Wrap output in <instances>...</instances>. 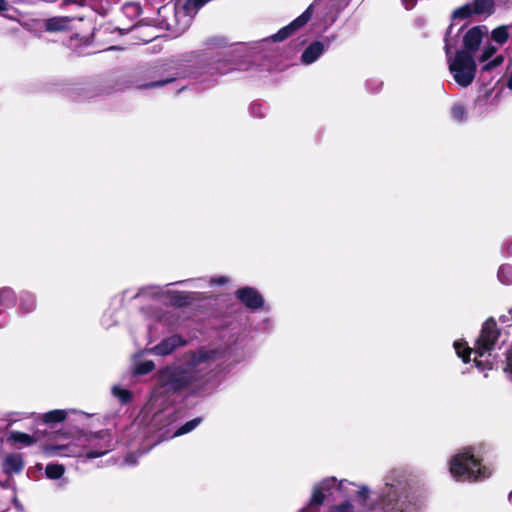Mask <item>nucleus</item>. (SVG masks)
I'll use <instances>...</instances> for the list:
<instances>
[{
    "label": "nucleus",
    "instance_id": "obj_11",
    "mask_svg": "<svg viewBox=\"0 0 512 512\" xmlns=\"http://www.w3.org/2000/svg\"><path fill=\"white\" fill-rule=\"evenodd\" d=\"M483 34L484 33L482 27L475 26L469 29L463 37V43L465 47L463 51H467L473 54L481 44Z\"/></svg>",
    "mask_w": 512,
    "mask_h": 512
},
{
    "label": "nucleus",
    "instance_id": "obj_38",
    "mask_svg": "<svg viewBox=\"0 0 512 512\" xmlns=\"http://www.w3.org/2000/svg\"><path fill=\"white\" fill-rule=\"evenodd\" d=\"M339 486H340V487H343V486H344V481H341V482L339 483Z\"/></svg>",
    "mask_w": 512,
    "mask_h": 512
},
{
    "label": "nucleus",
    "instance_id": "obj_2",
    "mask_svg": "<svg viewBox=\"0 0 512 512\" xmlns=\"http://www.w3.org/2000/svg\"><path fill=\"white\" fill-rule=\"evenodd\" d=\"M113 449L112 437L106 432L95 435H82L67 443L58 442L42 446L48 457H82L88 459L105 455Z\"/></svg>",
    "mask_w": 512,
    "mask_h": 512
},
{
    "label": "nucleus",
    "instance_id": "obj_30",
    "mask_svg": "<svg viewBox=\"0 0 512 512\" xmlns=\"http://www.w3.org/2000/svg\"><path fill=\"white\" fill-rule=\"evenodd\" d=\"M228 282V278L225 276L214 277L209 280V285H224Z\"/></svg>",
    "mask_w": 512,
    "mask_h": 512
},
{
    "label": "nucleus",
    "instance_id": "obj_8",
    "mask_svg": "<svg viewBox=\"0 0 512 512\" xmlns=\"http://www.w3.org/2000/svg\"><path fill=\"white\" fill-rule=\"evenodd\" d=\"M336 485L337 481L335 478H327L314 486L309 505L303 508L300 512H314L315 507L323 503L326 493Z\"/></svg>",
    "mask_w": 512,
    "mask_h": 512
},
{
    "label": "nucleus",
    "instance_id": "obj_6",
    "mask_svg": "<svg viewBox=\"0 0 512 512\" xmlns=\"http://www.w3.org/2000/svg\"><path fill=\"white\" fill-rule=\"evenodd\" d=\"M495 9L493 0H473L466 3L452 13L453 19H467L472 16H490Z\"/></svg>",
    "mask_w": 512,
    "mask_h": 512
},
{
    "label": "nucleus",
    "instance_id": "obj_17",
    "mask_svg": "<svg viewBox=\"0 0 512 512\" xmlns=\"http://www.w3.org/2000/svg\"><path fill=\"white\" fill-rule=\"evenodd\" d=\"M511 25H501L496 27L491 32V37L498 45H503L511 37Z\"/></svg>",
    "mask_w": 512,
    "mask_h": 512
},
{
    "label": "nucleus",
    "instance_id": "obj_36",
    "mask_svg": "<svg viewBox=\"0 0 512 512\" xmlns=\"http://www.w3.org/2000/svg\"><path fill=\"white\" fill-rule=\"evenodd\" d=\"M8 485H9V481H7L6 483H2V482L0 481V486H1V487H8Z\"/></svg>",
    "mask_w": 512,
    "mask_h": 512
},
{
    "label": "nucleus",
    "instance_id": "obj_14",
    "mask_svg": "<svg viewBox=\"0 0 512 512\" xmlns=\"http://www.w3.org/2000/svg\"><path fill=\"white\" fill-rule=\"evenodd\" d=\"M7 442L18 449L32 446L37 442V438L34 435H29L24 432L11 431L8 434Z\"/></svg>",
    "mask_w": 512,
    "mask_h": 512
},
{
    "label": "nucleus",
    "instance_id": "obj_22",
    "mask_svg": "<svg viewBox=\"0 0 512 512\" xmlns=\"http://www.w3.org/2000/svg\"><path fill=\"white\" fill-rule=\"evenodd\" d=\"M155 364L151 360L136 362L133 367V373L137 375H145L153 371Z\"/></svg>",
    "mask_w": 512,
    "mask_h": 512
},
{
    "label": "nucleus",
    "instance_id": "obj_18",
    "mask_svg": "<svg viewBox=\"0 0 512 512\" xmlns=\"http://www.w3.org/2000/svg\"><path fill=\"white\" fill-rule=\"evenodd\" d=\"M36 308L35 296L27 291L20 294V311L24 314L34 311Z\"/></svg>",
    "mask_w": 512,
    "mask_h": 512
},
{
    "label": "nucleus",
    "instance_id": "obj_9",
    "mask_svg": "<svg viewBox=\"0 0 512 512\" xmlns=\"http://www.w3.org/2000/svg\"><path fill=\"white\" fill-rule=\"evenodd\" d=\"M236 296L249 309H258L264 304V299L260 293L252 287L237 290Z\"/></svg>",
    "mask_w": 512,
    "mask_h": 512
},
{
    "label": "nucleus",
    "instance_id": "obj_27",
    "mask_svg": "<svg viewBox=\"0 0 512 512\" xmlns=\"http://www.w3.org/2000/svg\"><path fill=\"white\" fill-rule=\"evenodd\" d=\"M500 321L507 326L512 325V308H509L506 313L500 315Z\"/></svg>",
    "mask_w": 512,
    "mask_h": 512
},
{
    "label": "nucleus",
    "instance_id": "obj_13",
    "mask_svg": "<svg viewBox=\"0 0 512 512\" xmlns=\"http://www.w3.org/2000/svg\"><path fill=\"white\" fill-rule=\"evenodd\" d=\"M182 344L183 341L181 338L177 335H173L164 339L161 343L151 348L149 352L158 356H166L171 354L178 346Z\"/></svg>",
    "mask_w": 512,
    "mask_h": 512
},
{
    "label": "nucleus",
    "instance_id": "obj_7",
    "mask_svg": "<svg viewBox=\"0 0 512 512\" xmlns=\"http://www.w3.org/2000/svg\"><path fill=\"white\" fill-rule=\"evenodd\" d=\"M322 2L323 0H315L299 17L273 35V41H283L296 30L304 26L311 18L313 9L320 6Z\"/></svg>",
    "mask_w": 512,
    "mask_h": 512
},
{
    "label": "nucleus",
    "instance_id": "obj_4",
    "mask_svg": "<svg viewBox=\"0 0 512 512\" xmlns=\"http://www.w3.org/2000/svg\"><path fill=\"white\" fill-rule=\"evenodd\" d=\"M449 471L458 481H479L488 478L491 471L481 464L473 449L468 448L454 455L449 461Z\"/></svg>",
    "mask_w": 512,
    "mask_h": 512
},
{
    "label": "nucleus",
    "instance_id": "obj_24",
    "mask_svg": "<svg viewBox=\"0 0 512 512\" xmlns=\"http://www.w3.org/2000/svg\"><path fill=\"white\" fill-rule=\"evenodd\" d=\"M200 422H201L200 418H195V419H192V420L186 422L184 425H182L181 427H179L176 430V432L174 433V436H181V435L191 432L200 424Z\"/></svg>",
    "mask_w": 512,
    "mask_h": 512
},
{
    "label": "nucleus",
    "instance_id": "obj_40",
    "mask_svg": "<svg viewBox=\"0 0 512 512\" xmlns=\"http://www.w3.org/2000/svg\"><path fill=\"white\" fill-rule=\"evenodd\" d=\"M510 25H511V29L510 30H511V38H512V23Z\"/></svg>",
    "mask_w": 512,
    "mask_h": 512
},
{
    "label": "nucleus",
    "instance_id": "obj_12",
    "mask_svg": "<svg viewBox=\"0 0 512 512\" xmlns=\"http://www.w3.org/2000/svg\"><path fill=\"white\" fill-rule=\"evenodd\" d=\"M497 50L498 48L491 44H488L483 48L482 54L479 58L480 62H486V64H484V66L482 67L483 71H491L492 69L500 66L503 63L504 57L502 55H497L493 60L488 61L491 57H493L496 54Z\"/></svg>",
    "mask_w": 512,
    "mask_h": 512
},
{
    "label": "nucleus",
    "instance_id": "obj_15",
    "mask_svg": "<svg viewBox=\"0 0 512 512\" xmlns=\"http://www.w3.org/2000/svg\"><path fill=\"white\" fill-rule=\"evenodd\" d=\"M325 45L320 41L311 43L302 53L301 61L306 65L314 63L325 51Z\"/></svg>",
    "mask_w": 512,
    "mask_h": 512
},
{
    "label": "nucleus",
    "instance_id": "obj_3",
    "mask_svg": "<svg viewBox=\"0 0 512 512\" xmlns=\"http://www.w3.org/2000/svg\"><path fill=\"white\" fill-rule=\"evenodd\" d=\"M499 337V330L493 318H489L483 324L481 333L475 342L473 349L466 342L455 341L454 348L463 362H468L471 354H474L475 366L482 372L491 370L496 364L494 351Z\"/></svg>",
    "mask_w": 512,
    "mask_h": 512
},
{
    "label": "nucleus",
    "instance_id": "obj_29",
    "mask_svg": "<svg viewBox=\"0 0 512 512\" xmlns=\"http://www.w3.org/2000/svg\"><path fill=\"white\" fill-rule=\"evenodd\" d=\"M369 495H370V490L367 486L360 487V489L358 491V496H359V498H361L363 500L364 505H367L366 501L369 498Z\"/></svg>",
    "mask_w": 512,
    "mask_h": 512
},
{
    "label": "nucleus",
    "instance_id": "obj_23",
    "mask_svg": "<svg viewBox=\"0 0 512 512\" xmlns=\"http://www.w3.org/2000/svg\"><path fill=\"white\" fill-rule=\"evenodd\" d=\"M498 279L505 285L512 284V266L508 264L501 265L498 270Z\"/></svg>",
    "mask_w": 512,
    "mask_h": 512
},
{
    "label": "nucleus",
    "instance_id": "obj_39",
    "mask_svg": "<svg viewBox=\"0 0 512 512\" xmlns=\"http://www.w3.org/2000/svg\"><path fill=\"white\" fill-rule=\"evenodd\" d=\"M192 281H193V280H189L188 282H192ZM184 282H185V281H183V283H184ZM178 283H179V284H182V281H179Z\"/></svg>",
    "mask_w": 512,
    "mask_h": 512
},
{
    "label": "nucleus",
    "instance_id": "obj_19",
    "mask_svg": "<svg viewBox=\"0 0 512 512\" xmlns=\"http://www.w3.org/2000/svg\"><path fill=\"white\" fill-rule=\"evenodd\" d=\"M16 301V295L11 288L3 287L0 289V305L4 307L13 306Z\"/></svg>",
    "mask_w": 512,
    "mask_h": 512
},
{
    "label": "nucleus",
    "instance_id": "obj_25",
    "mask_svg": "<svg viewBox=\"0 0 512 512\" xmlns=\"http://www.w3.org/2000/svg\"><path fill=\"white\" fill-rule=\"evenodd\" d=\"M112 394L115 397H117L121 403H127L132 398L130 391H128L127 389L121 388L120 386H113Z\"/></svg>",
    "mask_w": 512,
    "mask_h": 512
},
{
    "label": "nucleus",
    "instance_id": "obj_20",
    "mask_svg": "<svg viewBox=\"0 0 512 512\" xmlns=\"http://www.w3.org/2000/svg\"><path fill=\"white\" fill-rule=\"evenodd\" d=\"M65 472V468L61 464L50 463L45 468V475L49 479H60Z\"/></svg>",
    "mask_w": 512,
    "mask_h": 512
},
{
    "label": "nucleus",
    "instance_id": "obj_34",
    "mask_svg": "<svg viewBox=\"0 0 512 512\" xmlns=\"http://www.w3.org/2000/svg\"><path fill=\"white\" fill-rule=\"evenodd\" d=\"M7 8V3L5 0H0V11H4Z\"/></svg>",
    "mask_w": 512,
    "mask_h": 512
},
{
    "label": "nucleus",
    "instance_id": "obj_5",
    "mask_svg": "<svg viewBox=\"0 0 512 512\" xmlns=\"http://www.w3.org/2000/svg\"><path fill=\"white\" fill-rule=\"evenodd\" d=\"M454 47L453 39L449 37V33L445 38V52L449 71L454 81L463 88L472 84L475 79L477 65L474 55L467 51H457L454 55L451 54V49Z\"/></svg>",
    "mask_w": 512,
    "mask_h": 512
},
{
    "label": "nucleus",
    "instance_id": "obj_16",
    "mask_svg": "<svg viewBox=\"0 0 512 512\" xmlns=\"http://www.w3.org/2000/svg\"><path fill=\"white\" fill-rule=\"evenodd\" d=\"M71 18L69 17H52L46 20L45 29L49 32H59L67 29Z\"/></svg>",
    "mask_w": 512,
    "mask_h": 512
},
{
    "label": "nucleus",
    "instance_id": "obj_31",
    "mask_svg": "<svg viewBox=\"0 0 512 512\" xmlns=\"http://www.w3.org/2000/svg\"><path fill=\"white\" fill-rule=\"evenodd\" d=\"M172 81V79H166V80H162V81H157V82H152V83H149V84H146L144 85L143 87L145 88H153V87H160V86H163L167 83H170Z\"/></svg>",
    "mask_w": 512,
    "mask_h": 512
},
{
    "label": "nucleus",
    "instance_id": "obj_28",
    "mask_svg": "<svg viewBox=\"0 0 512 512\" xmlns=\"http://www.w3.org/2000/svg\"><path fill=\"white\" fill-rule=\"evenodd\" d=\"M331 512H354L353 507L349 502L335 506Z\"/></svg>",
    "mask_w": 512,
    "mask_h": 512
},
{
    "label": "nucleus",
    "instance_id": "obj_32",
    "mask_svg": "<svg viewBox=\"0 0 512 512\" xmlns=\"http://www.w3.org/2000/svg\"><path fill=\"white\" fill-rule=\"evenodd\" d=\"M417 1L418 0H402L403 5L407 10L412 9L416 5Z\"/></svg>",
    "mask_w": 512,
    "mask_h": 512
},
{
    "label": "nucleus",
    "instance_id": "obj_35",
    "mask_svg": "<svg viewBox=\"0 0 512 512\" xmlns=\"http://www.w3.org/2000/svg\"><path fill=\"white\" fill-rule=\"evenodd\" d=\"M507 87L512 90V73L508 78Z\"/></svg>",
    "mask_w": 512,
    "mask_h": 512
},
{
    "label": "nucleus",
    "instance_id": "obj_26",
    "mask_svg": "<svg viewBox=\"0 0 512 512\" xmlns=\"http://www.w3.org/2000/svg\"><path fill=\"white\" fill-rule=\"evenodd\" d=\"M452 117L454 120L458 122H463L466 120V110L465 108L460 104H455L452 107Z\"/></svg>",
    "mask_w": 512,
    "mask_h": 512
},
{
    "label": "nucleus",
    "instance_id": "obj_21",
    "mask_svg": "<svg viewBox=\"0 0 512 512\" xmlns=\"http://www.w3.org/2000/svg\"><path fill=\"white\" fill-rule=\"evenodd\" d=\"M66 410H52L43 415L45 423H57L63 421L67 417Z\"/></svg>",
    "mask_w": 512,
    "mask_h": 512
},
{
    "label": "nucleus",
    "instance_id": "obj_1",
    "mask_svg": "<svg viewBox=\"0 0 512 512\" xmlns=\"http://www.w3.org/2000/svg\"><path fill=\"white\" fill-rule=\"evenodd\" d=\"M221 358L222 352L217 349L201 348L185 354L181 364L166 367L158 372L156 392H178L189 386H202L211 380L210 375Z\"/></svg>",
    "mask_w": 512,
    "mask_h": 512
},
{
    "label": "nucleus",
    "instance_id": "obj_10",
    "mask_svg": "<svg viewBox=\"0 0 512 512\" xmlns=\"http://www.w3.org/2000/svg\"><path fill=\"white\" fill-rule=\"evenodd\" d=\"M24 466L25 462L20 453H8L3 457L1 462L2 471L8 476L20 474Z\"/></svg>",
    "mask_w": 512,
    "mask_h": 512
},
{
    "label": "nucleus",
    "instance_id": "obj_37",
    "mask_svg": "<svg viewBox=\"0 0 512 512\" xmlns=\"http://www.w3.org/2000/svg\"><path fill=\"white\" fill-rule=\"evenodd\" d=\"M508 498H509V502L512 504V491L510 492V494H509V497H508Z\"/></svg>",
    "mask_w": 512,
    "mask_h": 512
},
{
    "label": "nucleus",
    "instance_id": "obj_33",
    "mask_svg": "<svg viewBox=\"0 0 512 512\" xmlns=\"http://www.w3.org/2000/svg\"><path fill=\"white\" fill-rule=\"evenodd\" d=\"M218 70H219V73H221V74H225V73H227V72H229V71H230V68H229V67H227V64L225 63V64H223V67L218 68Z\"/></svg>",
    "mask_w": 512,
    "mask_h": 512
}]
</instances>
